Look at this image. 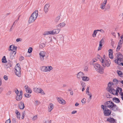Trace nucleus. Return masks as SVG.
<instances>
[{
	"label": "nucleus",
	"instance_id": "obj_12",
	"mask_svg": "<svg viewBox=\"0 0 123 123\" xmlns=\"http://www.w3.org/2000/svg\"><path fill=\"white\" fill-rule=\"evenodd\" d=\"M14 72H17V71H20L21 72V69L20 66L18 63L16 64L15 66V68H14Z\"/></svg>",
	"mask_w": 123,
	"mask_h": 123
},
{
	"label": "nucleus",
	"instance_id": "obj_36",
	"mask_svg": "<svg viewBox=\"0 0 123 123\" xmlns=\"http://www.w3.org/2000/svg\"><path fill=\"white\" fill-rule=\"evenodd\" d=\"M60 17L59 16H58L55 19V21L56 22H58L59 21L60 19Z\"/></svg>",
	"mask_w": 123,
	"mask_h": 123
},
{
	"label": "nucleus",
	"instance_id": "obj_60",
	"mask_svg": "<svg viewBox=\"0 0 123 123\" xmlns=\"http://www.w3.org/2000/svg\"><path fill=\"white\" fill-rule=\"evenodd\" d=\"M11 120L9 119L6 120L5 122V123H11Z\"/></svg>",
	"mask_w": 123,
	"mask_h": 123
},
{
	"label": "nucleus",
	"instance_id": "obj_24",
	"mask_svg": "<svg viewBox=\"0 0 123 123\" xmlns=\"http://www.w3.org/2000/svg\"><path fill=\"white\" fill-rule=\"evenodd\" d=\"M15 113L16 115V116L18 119H19L21 116L19 112L18 111L16 110L15 111Z\"/></svg>",
	"mask_w": 123,
	"mask_h": 123
},
{
	"label": "nucleus",
	"instance_id": "obj_34",
	"mask_svg": "<svg viewBox=\"0 0 123 123\" xmlns=\"http://www.w3.org/2000/svg\"><path fill=\"white\" fill-rule=\"evenodd\" d=\"M82 80L85 81H87L89 80V78L87 77L84 76L82 77Z\"/></svg>",
	"mask_w": 123,
	"mask_h": 123
},
{
	"label": "nucleus",
	"instance_id": "obj_5",
	"mask_svg": "<svg viewBox=\"0 0 123 123\" xmlns=\"http://www.w3.org/2000/svg\"><path fill=\"white\" fill-rule=\"evenodd\" d=\"M111 64V62L109 59H105L104 63H102V65L104 67H105L106 66L107 67H109Z\"/></svg>",
	"mask_w": 123,
	"mask_h": 123
},
{
	"label": "nucleus",
	"instance_id": "obj_64",
	"mask_svg": "<svg viewBox=\"0 0 123 123\" xmlns=\"http://www.w3.org/2000/svg\"><path fill=\"white\" fill-rule=\"evenodd\" d=\"M119 90L118 89H117L116 90L115 95H117L118 94V93L119 92Z\"/></svg>",
	"mask_w": 123,
	"mask_h": 123
},
{
	"label": "nucleus",
	"instance_id": "obj_55",
	"mask_svg": "<svg viewBox=\"0 0 123 123\" xmlns=\"http://www.w3.org/2000/svg\"><path fill=\"white\" fill-rule=\"evenodd\" d=\"M109 57L111 59H113V54H109Z\"/></svg>",
	"mask_w": 123,
	"mask_h": 123
},
{
	"label": "nucleus",
	"instance_id": "obj_54",
	"mask_svg": "<svg viewBox=\"0 0 123 123\" xmlns=\"http://www.w3.org/2000/svg\"><path fill=\"white\" fill-rule=\"evenodd\" d=\"M109 54H113V51L112 49H110L108 50Z\"/></svg>",
	"mask_w": 123,
	"mask_h": 123
},
{
	"label": "nucleus",
	"instance_id": "obj_37",
	"mask_svg": "<svg viewBox=\"0 0 123 123\" xmlns=\"http://www.w3.org/2000/svg\"><path fill=\"white\" fill-rule=\"evenodd\" d=\"M66 24L65 23H64L63 22L59 24L58 25V26H60L61 27H62L64 26Z\"/></svg>",
	"mask_w": 123,
	"mask_h": 123
},
{
	"label": "nucleus",
	"instance_id": "obj_61",
	"mask_svg": "<svg viewBox=\"0 0 123 123\" xmlns=\"http://www.w3.org/2000/svg\"><path fill=\"white\" fill-rule=\"evenodd\" d=\"M37 118V115H36L34 116L32 118V120H36Z\"/></svg>",
	"mask_w": 123,
	"mask_h": 123
},
{
	"label": "nucleus",
	"instance_id": "obj_42",
	"mask_svg": "<svg viewBox=\"0 0 123 123\" xmlns=\"http://www.w3.org/2000/svg\"><path fill=\"white\" fill-rule=\"evenodd\" d=\"M122 45L118 44L117 47V51H118L122 47Z\"/></svg>",
	"mask_w": 123,
	"mask_h": 123
},
{
	"label": "nucleus",
	"instance_id": "obj_3",
	"mask_svg": "<svg viewBox=\"0 0 123 123\" xmlns=\"http://www.w3.org/2000/svg\"><path fill=\"white\" fill-rule=\"evenodd\" d=\"M117 59L115 60V62L119 65L120 62H123V55L122 54H117Z\"/></svg>",
	"mask_w": 123,
	"mask_h": 123
},
{
	"label": "nucleus",
	"instance_id": "obj_1",
	"mask_svg": "<svg viewBox=\"0 0 123 123\" xmlns=\"http://www.w3.org/2000/svg\"><path fill=\"white\" fill-rule=\"evenodd\" d=\"M38 11L36 10L31 14L28 20L29 24L34 22L36 19L38 15Z\"/></svg>",
	"mask_w": 123,
	"mask_h": 123
},
{
	"label": "nucleus",
	"instance_id": "obj_23",
	"mask_svg": "<svg viewBox=\"0 0 123 123\" xmlns=\"http://www.w3.org/2000/svg\"><path fill=\"white\" fill-rule=\"evenodd\" d=\"M20 103V104L19 105V107L20 109H23L25 107L24 104L22 102H21Z\"/></svg>",
	"mask_w": 123,
	"mask_h": 123
},
{
	"label": "nucleus",
	"instance_id": "obj_50",
	"mask_svg": "<svg viewBox=\"0 0 123 123\" xmlns=\"http://www.w3.org/2000/svg\"><path fill=\"white\" fill-rule=\"evenodd\" d=\"M55 30V34H58L59 31H60V30L59 29H56L55 30Z\"/></svg>",
	"mask_w": 123,
	"mask_h": 123
},
{
	"label": "nucleus",
	"instance_id": "obj_29",
	"mask_svg": "<svg viewBox=\"0 0 123 123\" xmlns=\"http://www.w3.org/2000/svg\"><path fill=\"white\" fill-rule=\"evenodd\" d=\"M98 56H97V57L96 58H95L92 60V61L90 62V64L92 65L93 64H93H94V63L96 62L97 60H99V59H98Z\"/></svg>",
	"mask_w": 123,
	"mask_h": 123
},
{
	"label": "nucleus",
	"instance_id": "obj_21",
	"mask_svg": "<svg viewBox=\"0 0 123 123\" xmlns=\"http://www.w3.org/2000/svg\"><path fill=\"white\" fill-rule=\"evenodd\" d=\"M113 101L114 102L117 103H118L120 102L119 99L116 97H114L112 98Z\"/></svg>",
	"mask_w": 123,
	"mask_h": 123
},
{
	"label": "nucleus",
	"instance_id": "obj_10",
	"mask_svg": "<svg viewBox=\"0 0 123 123\" xmlns=\"http://www.w3.org/2000/svg\"><path fill=\"white\" fill-rule=\"evenodd\" d=\"M107 121L110 123H117L116 120L112 117H110L108 118Z\"/></svg>",
	"mask_w": 123,
	"mask_h": 123
},
{
	"label": "nucleus",
	"instance_id": "obj_44",
	"mask_svg": "<svg viewBox=\"0 0 123 123\" xmlns=\"http://www.w3.org/2000/svg\"><path fill=\"white\" fill-rule=\"evenodd\" d=\"M84 70L86 72H87L88 70V66H85L84 68Z\"/></svg>",
	"mask_w": 123,
	"mask_h": 123
},
{
	"label": "nucleus",
	"instance_id": "obj_9",
	"mask_svg": "<svg viewBox=\"0 0 123 123\" xmlns=\"http://www.w3.org/2000/svg\"><path fill=\"white\" fill-rule=\"evenodd\" d=\"M98 59H99V61L102 63H104L105 59H106L105 58V55L103 56L102 58L99 55H98Z\"/></svg>",
	"mask_w": 123,
	"mask_h": 123
},
{
	"label": "nucleus",
	"instance_id": "obj_19",
	"mask_svg": "<svg viewBox=\"0 0 123 123\" xmlns=\"http://www.w3.org/2000/svg\"><path fill=\"white\" fill-rule=\"evenodd\" d=\"M84 74L82 72H80L77 74V77L79 78H80L83 77Z\"/></svg>",
	"mask_w": 123,
	"mask_h": 123
},
{
	"label": "nucleus",
	"instance_id": "obj_62",
	"mask_svg": "<svg viewBox=\"0 0 123 123\" xmlns=\"http://www.w3.org/2000/svg\"><path fill=\"white\" fill-rule=\"evenodd\" d=\"M89 87H87L86 90V94H87V93H89Z\"/></svg>",
	"mask_w": 123,
	"mask_h": 123
},
{
	"label": "nucleus",
	"instance_id": "obj_56",
	"mask_svg": "<svg viewBox=\"0 0 123 123\" xmlns=\"http://www.w3.org/2000/svg\"><path fill=\"white\" fill-rule=\"evenodd\" d=\"M106 97L108 98H110L111 97V95L109 93L106 94Z\"/></svg>",
	"mask_w": 123,
	"mask_h": 123
},
{
	"label": "nucleus",
	"instance_id": "obj_46",
	"mask_svg": "<svg viewBox=\"0 0 123 123\" xmlns=\"http://www.w3.org/2000/svg\"><path fill=\"white\" fill-rule=\"evenodd\" d=\"M86 102V99L85 98H83L81 100V102L82 104H85Z\"/></svg>",
	"mask_w": 123,
	"mask_h": 123
},
{
	"label": "nucleus",
	"instance_id": "obj_57",
	"mask_svg": "<svg viewBox=\"0 0 123 123\" xmlns=\"http://www.w3.org/2000/svg\"><path fill=\"white\" fill-rule=\"evenodd\" d=\"M24 59V58L23 56H20L19 58V60L20 61H22Z\"/></svg>",
	"mask_w": 123,
	"mask_h": 123
},
{
	"label": "nucleus",
	"instance_id": "obj_27",
	"mask_svg": "<svg viewBox=\"0 0 123 123\" xmlns=\"http://www.w3.org/2000/svg\"><path fill=\"white\" fill-rule=\"evenodd\" d=\"M113 84V83L111 82H109L108 84L107 87L108 89H109L110 88H112L111 86Z\"/></svg>",
	"mask_w": 123,
	"mask_h": 123
},
{
	"label": "nucleus",
	"instance_id": "obj_59",
	"mask_svg": "<svg viewBox=\"0 0 123 123\" xmlns=\"http://www.w3.org/2000/svg\"><path fill=\"white\" fill-rule=\"evenodd\" d=\"M4 79L6 80H7L8 79V76L6 75H5L4 76Z\"/></svg>",
	"mask_w": 123,
	"mask_h": 123
},
{
	"label": "nucleus",
	"instance_id": "obj_7",
	"mask_svg": "<svg viewBox=\"0 0 123 123\" xmlns=\"http://www.w3.org/2000/svg\"><path fill=\"white\" fill-rule=\"evenodd\" d=\"M110 109L113 111H119V109L118 106L114 103L112 105Z\"/></svg>",
	"mask_w": 123,
	"mask_h": 123
},
{
	"label": "nucleus",
	"instance_id": "obj_45",
	"mask_svg": "<svg viewBox=\"0 0 123 123\" xmlns=\"http://www.w3.org/2000/svg\"><path fill=\"white\" fill-rule=\"evenodd\" d=\"M81 85L82 86V87H85L86 86L85 83L84 82H83V81H81Z\"/></svg>",
	"mask_w": 123,
	"mask_h": 123
},
{
	"label": "nucleus",
	"instance_id": "obj_39",
	"mask_svg": "<svg viewBox=\"0 0 123 123\" xmlns=\"http://www.w3.org/2000/svg\"><path fill=\"white\" fill-rule=\"evenodd\" d=\"M101 108L103 109V111L106 109H107L106 105H102L101 106Z\"/></svg>",
	"mask_w": 123,
	"mask_h": 123
},
{
	"label": "nucleus",
	"instance_id": "obj_41",
	"mask_svg": "<svg viewBox=\"0 0 123 123\" xmlns=\"http://www.w3.org/2000/svg\"><path fill=\"white\" fill-rule=\"evenodd\" d=\"M25 111H24L22 113V115L21 118L22 119H23L25 117Z\"/></svg>",
	"mask_w": 123,
	"mask_h": 123
},
{
	"label": "nucleus",
	"instance_id": "obj_48",
	"mask_svg": "<svg viewBox=\"0 0 123 123\" xmlns=\"http://www.w3.org/2000/svg\"><path fill=\"white\" fill-rule=\"evenodd\" d=\"M40 47L41 48H43L45 46V45L44 43H41L40 44Z\"/></svg>",
	"mask_w": 123,
	"mask_h": 123
},
{
	"label": "nucleus",
	"instance_id": "obj_11",
	"mask_svg": "<svg viewBox=\"0 0 123 123\" xmlns=\"http://www.w3.org/2000/svg\"><path fill=\"white\" fill-rule=\"evenodd\" d=\"M103 111L104 115L106 116H109L111 113V112L107 108L104 110Z\"/></svg>",
	"mask_w": 123,
	"mask_h": 123
},
{
	"label": "nucleus",
	"instance_id": "obj_18",
	"mask_svg": "<svg viewBox=\"0 0 123 123\" xmlns=\"http://www.w3.org/2000/svg\"><path fill=\"white\" fill-rule=\"evenodd\" d=\"M104 40H103V38L101 39V40L99 42V45L98 47V50H99L101 49V47L102 46V43L104 42Z\"/></svg>",
	"mask_w": 123,
	"mask_h": 123
},
{
	"label": "nucleus",
	"instance_id": "obj_16",
	"mask_svg": "<svg viewBox=\"0 0 123 123\" xmlns=\"http://www.w3.org/2000/svg\"><path fill=\"white\" fill-rule=\"evenodd\" d=\"M57 99L58 102L62 105L65 104L66 103L65 101L62 98H58Z\"/></svg>",
	"mask_w": 123,
	"mask_h": 123
},
{
	"label": "nucleus",
	"instance_id": "obj_52",
	"mask_svg": "<svg viewBox=\"0 0 123 123\" xmlns=\"http://www.w3.org/2000/svg\"><path fill=\"white\" fill-rule=\"evenodd\" d=\"M44 123H51V121L49 120H47L45 121Z\"/></svg>",
	"mask_w": 123,
	"mask_h": 123
},
{
	"label": "nucleus",
	"instance_id": "obj_8",
	"mask_svg": "<svg viewBox=\"0 0 123 123\" xmlns=\"http://www.w3.org/2000/svg\"><path fill=\"white\" fill-rule=\"evenodd\" d=\"M23 94V92L22 90L20 91V93L19 95H17L16 98V99L18 101H20L22 99V95Z\"/></svg>",
	"mask_w": 123,
	"mask_h": 123
},
{
	"label": "nucleus",
	"instance_id": "obj_22",
	"mask_svg": "<svg viewBox=\"0 0 123 123\" xmlns=\"http://www.w3.org/2000/svg\"><path fill=\"white\" fill-rule=\"evenodd\" d=\"M26 92L28 93H31L32 92V91L30 87L27 86V87L25 88Z\"/></svg>",
	"mask_w": 123,
	"mask_h": 123
},
{
	"label": "nucleus",
	"instance_id": "obj_30",
	"mask_svg": "<svg viewBox=\"0 0 123 123\" xmlns=\"http://www.w3.org/2000/svg\"><path fill=\"white\" fill-rule=\"evenodd\" d=\"M2 62L3 63L7 62V61L5 56H3L2 60Z\"/></svg>",
	"mask_w": 123,
	"mask_h": 123
},
{
	"label": "nucleus",
	"instance_id": "obj_17",
	"mask_svg": "<svg viewBox=\"0 0 123 123\" xmlns=\"http://www.w3.org/2000/svg\"><path fill=\"white\" fill-rule=\"evenodd\" d=\"M6 64L4 65V67L6 68H10L12 66V65L11 64L10 62H7Z\"/></svg>",
	"mask_w": 123,
	"mask_h": 123
},
{
	"label": "nucleus",
	"instance_id": "obj_53",
	"mask_svg": "<svg viewBox=\"0 0 123 123\" xmlns=\"http://www.w3.org/2000/svg\"><path fill=\"white\" fill-rule=\"evenodd\" d=\"M40 103V102L37 101H35V104L36 106H37L39 105Z\"/></svg>",
	"mask_w": 123,
	"mask_h": 123
},
{
	"label": "nucleus",
	"instance_id": "obj_20",
	"mask_svg": "<svg viewBox=\"0 0 123 123\" xmlns=\"http://www.w3.org/2000/svg\"><path fill=\"white\" fill-rule=\"evenodd\" d=\"M108 91L110 93L113 94H115L116 90L114 89L113 88H110L108 89Z\"/></svg>",
	"mask_w": 123,
	"mask_h": 123
},
{
	"label": "nucleus",
	"instance_id": "obj_49",
	"mask_svg": "<svg viewBox=\"0 0 123 123\" xmlns=\"http://www.w3.org/2000/svg\"><path fill=\"white\" fill-rule=\"evenodd\" d=\"M16 120L14 118H13L12 119V123H16Z\"/></svg>",
	"mask_w": 123,
	"mask_h": 123
},
{
	"label": "nucleus",
	"instance_id": "obj_43",
	"mask_svg": "<svg viewBox=\"0 0 123 123\" xmlns=\"http://www.w3.org/2000/svg\"><path fill=\"white\" fill-rule=\"evenodd\" d=\"M32 48L31 47H30L29 48L28 50V52L29 53H31L32 52Z\"/></svg>",
	"mask_w": 123,
	"mask_h": 123
},
{
	"label": "nucleus",
	"instance_id": "obj_47",
	"mask_svg": "<svg viewBox=\"0 0 123 123\" xmlns=\"http://www.w3.org/2000/svg\"><path fill=\"white\" fill-rule=\"evenodd\" d=\"M123 42V40L120 39L118 42V44L122 45Z\"/></svg>",
	"mask_w": 123,
	"mask_h": 123
},
{
	"label": "nucleus",
	"instance_id": "obj_4",
	"mask_svg": "<svg viewBox=\"0 0 123 123\" xmlns=\"http://www.w3.org/2000/svg\"><path fill=\"white\" fill-rule=\"evenodd\" d=\"M17 47L16 46H13V45H11L10 46L9 51H11V52L12 54H16Z\"/></svg>",
	"mask_w": 123,
	"mask_h": 123
},
{
	"label": "nucleus",
	"instance_id": "obj_33",
	"mask_svg": "<svg viewBox=\"0 0 123 123\" xmlns=\"http://www.w3.org/2000/svg\"><path fill=\"white\" fill-rule=\"evenodd\" d=\"M16 75L18 77H20L21 75V72L20 71H17L14 72Z\"/></svg>",
	"mask_w": 123,
	"mask_h": 123
},
{
	"label": "nucleus",
	"instance_id": "obj_32",
	"mask_svg": "<svg viewBox=\"0 0 123 123\" xmlns=\"http://www.w3.org/2000/svg\"><path fill=\"white\" fill-rule=\"evenodd\" d=\"M49 111H50L51 110L53 109V105L52 103H51L49 105Z\"/></svg>",
	"mask_w": 123,
	"mask_h": 123
},
{
	"label": "nucleus",
	"instance_id": "obj_2",
	"mask_svg": "<svg viewBox=\"0 0 123 123\" xmlns=\"http://www.w3.org/2000/svg\"><path fill=\"white\" fill-rule=\"evenodd\" d=\"M93 66L96 71L101 74L103 73V68L98 63H94L93 64Z\"/></svg>",
	"mask_w": 123,
	"mask_h": 123
},
{
	"label": "nucleus",
	"instance_id": "obj_63",
	"mask_svg": "<svg viewBox=\"0 0 123 123\" xmlns=\"http://www.w3.org/2000/svg\"><path fill=\"white\" fill-rule=\"evenodd\" d=\"M22 40V39L20 38H18L16 40V41L17 42H18L19 41H21Z\"/></svg>",
	"mask_w": 123,
	"mask_h": 123
},
{
	"label": "nucleus",
	"instance_id": "obj_14",
	"mask_svg": "<svg viewBox=\"0 0 123 123\" xmlns=\"http://www.w3.org/2000/svg\"><path fill=\"white\" fill-rule=\"evenodd\" d=\"M107 0H105L104 2L102 3L101 4L100 8L101 9H104L105 8V5L107 3Z\"/></svg>",
	"mask_w": 123,
	"mask_h": 123
},
{
	"label": "nucleus",
	"instance_id": "obj_28",
	"mask_svg": "<svg viewBox=\"0 0 123 123\" xmlns=\"http://www.w3.org/2000/svg\"><path fill=\"white\" fill-rule=\"evenodd\" d=\"M40 88H38L37 87L34 88V90L35 92L38 93H39Z\"/></svg>",
	"mask_w": 123,
	"mask_h": 123
},
{
	"label": "nucleus",
	"instance_id": "obj_6",
	"mask_svg": "<svg viewBox=\"0 0 123 123\" xmlns=\"http://www.w3.org/2000/svg\"><path fill=\"white\" fill-rule=\"evenodd\" d=\"M114 103L112 101H107L104 104L106 105L107 108V107H108L110 109L112 105Z\"/></svg>",
	"mask_w": 123,
	"mask_h": 123
},
{
	"label": "nucleus",
	"instance_id": "obj_35",
	"mask_svg": "<svg viewBox=\"0 0 123 123\" xmlns=\"http://www.w3.org/2000/svg\"><path fill=\"white\" fill-rule=\"evenodd\" d=\"M97 32L96 30H95L94 31L93 34H92V36L93 37H95L96 36V35Z\"/></svg>",
	"mask_w": 123,
	"mask_h": 123
},
{
	"label": "nucleus",
	"instance_id": "obj_31",
	"mask_svg": "<svg viewBox=\"0 0 123 123\" xmlns=\"http://www.w3.org/2000/svg\"><path fill=\"white\" fill-rule=\"evenodd\" d=\"M40 60L43 61L44 59V57L45 56V54H39Z\"/></svg>",
	"mask_w": 123,
	"mask_h": 123
},
{
	"label": "nucleus",
	"instance_id": "obj_25",
	"mask_svg": "<svg viewBox=\"0 0 123 123\" xmlns=\"http://www.w3.org/2000/svg\"><path fill=\"white\" fill-rule=\"evenodd\" d=\"M41 70L43 72H47V67L45 66H43L41 67Z\"/></svg>",
	"mask_w": 123,
	"mask_h": 123
},
{
	"label": "nucleus",
	"instance_id": "obj_38",
	"mask_svg": "<svg viewBox=\"0 0 123 123\" xmlns=\"http://www.w3.org/2000/svg\"><path fill=\"white\" fill-rule=\"evenodd\" d=\"M113 81L114 82L115 84H118V83L119 81L116 79H115L113 80Z\"/></svg>",
	"mask_w": 123,
	"mask_h": 123
},
{
	"label": "nucleus",
	"instance_id": "obj_15",
	"mask_svg": "<svg viewBox=\"0 0 123 123\" xmlns=\"http://www.w3.org/2000/svg\"><path fill=\"white\" fill-rule=\"evenodd\" d=\"M50 6L49 4H47L45 6L44 11L46 13H47L49 9Z\"/></svg>",
	"mask_w": 123,
	"mask_h": 123
},
{
	"label": "nucleus",
	"instance_id": "obj_13",
	"mask_svg": "<svg viewBox=\"0 0 123 123\" xmlns=\"http://www.w3.org/2000/svg\"><path fill=\"white\" fill-rule=\"evenodd\" d=\"M55 30H52L51 31H47L45 32L43 34L44 35H47L49 34H55Z\"/></svg>",
	"mask_w": 123,
	"mask_h": 123
},
{
	"label": "nucleus",
	"instance_id": "obj_26",
	"mask_svg": "<svg viewBox=\"0 0 123 123\" xmlns=\"http://www.w3.org/2000/svg\"><path fill=\"white\" fill-rule=\"evenodd\" d=\"M117 73L118 74V75L121 77H122V75L123 74V73L120 70H117Z\"/></svg>",
	"mask_w": 123,
	"mask_h": 123
},
{
	"label": "nucleus",
	"instance_id": "obj_51",
	"mask_svg": "<svg viewBox=\"0 0 123 123\" xmlns=\"http://www.w3.org/2000/svg\"><path fill=\"white\" fill-rule=\"evenodd\" d=\"M25 96L27 98H29L31 97V95L30 94H24Z\"/></svg>",
	"mask_w": 123,
	"mask_h": 123
},
{
	"label": "nucleus",
	"instance_id": "obj_40",
	"mask_svg": "<svg viewBox=\"0 0 123 123\" xmlns=\"http://www.w3.org/2000/svg\"><path fill=\"white\" fill-rule=\"evenodd\" d=\"M39 93H40L42 95H45V93L44 92V91L41 88H40Z\"/></svg>",
	"mask_w": 123,
	"mask_h": 123
},
{
	"label": "nucleus",
	"instance_id": "obj_58",
	"mask_svg": "<svg viewBox=\"0 0 123 123\" xmlns=\"http://www.w3.org/2000/svg\"><path fill=\"white\" fill-rule=\"evenodd\" d=\"M87 94L89 96V99L91 100V97H92V95L91 94H89V93H87Z\"/></svg>",
	"mask_w": 123,
	"mask_h": 123
}]
</instances>
